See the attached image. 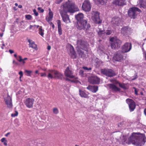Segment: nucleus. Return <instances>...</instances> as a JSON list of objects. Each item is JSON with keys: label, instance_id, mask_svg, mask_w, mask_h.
Instances as JSON below:
<instances>
[{"label": "nucleus", "instance_id": "nucleus-31", "mask_svg": "<svg viewBox=\"0 0 146 146\" xmlns=\"http://www.w3.org/2000/svg\"><path fill=\"white\" fill-rule=\"evenodd\" d=\"M77 43L78 45L83 47L84 45V42L82 40H77Z\"/></svg>", "mask_w": 146, "mask_h": 146}, {"label": "nucleus", "instance_id": "nucleus-13", "mask_svg": "<svg viewBox=\"0 0 146 146\" xmlns=\"http://www.w3.org/2000/svg\"><path fill=\"white\" fill-rule=\"evenodd\" d=\"M34 101V99L29 98L26 99L24 103L27 107L30 108H33Z\"/></svg>", "mask_w": 146, "mask_h": 146}, {"label": "nucleus", "instance_id": "nucleus-38", "mask_svg": "<svg viewBox=\"0 0 146 146\" xmlns=\"http://www.w3.org/2000/svg\"><path fill=\"white\" fill-rule=\"evenodd\" d=\"M128 29L126 27H123L121 29V32H122L123 31H125V32H123L124 33H126Z\"/></svg>", "mask_w": 146, "mask_h": 146}, {"label": "nucleus", "instance_id": "nucleus-21", "mask_svg": "<svg viewBox=\"0 0 146 146\" xmlns=\"http://www.w3.org/2000/svg\"><path fill=\"white\" fill-rule=\"evenodd\" d=\"M28 42L29 43V46L30 47H31L36 50H37L38 48L37 47V46L35 44L34 41L29 39L28 40Z\"/></svg>", "mask_w": 146, "mask_h": 146}, {"label": "nucleus", "instance_id": "nucleus-18", "mask_svg": "<svg viewBox=\"0 0 146 146\" xmlns=\"http://www.w3.org/2000/svg\"><path fill=\"white\" fill-rule=\"evenodd\" d=\"M69 54L72 58L74 59L76 58V54L74 50L73 47L72 46H71L69 47Z\"/></svg>", "mask_w": 146, "mask_h": 146}, {"label": "nucleus", "instance_id": "nucleus-19", "mask_svg": "<svg viewBox=\"0 0 146 146\" xmlns=\"http://www.w3.org/2000/svg\"><path fill=\"white\" fill-rule=\"evenodd\" d=\"M113 92H116L120 91V89L114 84H108L107 85Z\"/></svg>", "mask_w": 146, "mask_h": 146}, {"label": "nucleus", "instance_id": "nucleus-46", "mask_svg": "<svg viewBox=\"0 0 146 146\" xmlns=\"http://www.w3.org/2000/svg\"><path fill=\"white\" fill-rule=\"evenodd\" d=\"M41 76L42 77H46V73L44 72V73H41Z\"/></svg>", "mask_w": 146, "mask_h": 146}, {"label": "nucleus", "instance_id": "nucleus-49", "mask_svg": "<svg viewBox=\"0 0 146 146\" xmlns=\"http://www.w3.org/2000/svg\"><path fill=\"white\" fill-rule=\"evenodd\" d=\"M19 74L20 76H22L23 75V72L22 71H21L19 72Z\"/></svg>", "mask_w": 146, "mask_h": 146}, {"label": "nucleus", "instance_id": "nucleus-56", "mask_svg": "<svg viewBox=\"0 0 146 146\" xmlns=\"http://www.w3.org/2000/svg\"><path fill=\"white\" fill-rule=\"evenodd\" d=\"M18 7L19 8H21L22 7V6L21 5H18Z\"/></svg>", "mask_w": 146, "mask_h": 146}, {"label": "nucleus", "instance_id": "nucleus-50", "mask_svg": "<svg viewBox=\"0 0 146 146\" xmlns=\"http://www.w3.org/2000/svg\"><path fill=\"white\" fill-rule=\"evenodd\" d=\"M9 51L11 54H12L13 53H14V51L13 50L11 49L9 50Z\"/></svg>", "mask_w": 146, "mask_h": 146}, {"label": "nucleus", "instance_id": "nucleus-47", "mask_svg": "<svg viewBox=\"0 0 146 146\" xmlns=\"http://www.w3.org/2000/svg\"><path fill=\"white\" fill-rule=\"evenodd\" d=\"M19 60H18L20 62H22L23 59L22 58V57L21 56H19Z\"/></svg>", "mask_w": 146, "mask_h": 146}, {"label": "nucleus", "instance_id": "nucleus-14", "mask_svg": "<svg viewBox=\"0 0 146 146\" xmlns=\"http://www.w3.org/2000/svg\"><path fill=\"white\" fill-rule=\"evenodd\" d=\"M4 101L8 108H12L13 106L12 98L9 96L8 94H7V97L4 99Z\"/></svg>", "mask_w": 146, "mask_h": 146}, {"label": "nucleus", "instance_id": "nucleus-15", "mask_svg": "<svg viewBox=\"0 0 146 146\" xmlns=\"http://www.w3.org/2000/svg\"><path fill=\"white\" fill-rule=\"evenodd\" d=\"M60 13L64 22L66 23L70 22V21L69 16L67 13L62 11H60Z\"/></svg>", "mask_w": 146, "mask_h": 146}, {"label": "nucleus", "instance_id": "nucleus-7", "mask_svg": "<svg viewBox=\"0 0 146 146\" xmlns=\"http://www.w3.org/2000/svg\"><path fill=\"white\" fill-rule=\"evenodd\" d=\"M101 73L108 77H112L115 75V72L110 69H102L101 70Z\"/></svg>", "mask_w": 146, "mask_h": 146}, {"label": "nucleus", "instance_id": "nucleus-26", "mask_svg": "<svg viewBox=\"0 0 146 146\" xmlns=\"http://www.w3.org/2000/svg\"><path fill=\"white\" fill-rule=\"evenodd\" d=\"M53 15V13L52 11H50L49 12V16L47 18H46V19L48 22H49L52 20Z\"/></svg>", "mask_w": 146, "mask_h": 146}, {"label": "nucleus", "instance_id": "nucleus-39", "mask_svg": "<svg viewBox=\"0 0 146 146\" xmlns=\"http://www.w3.org/2000/svg\"><path fill=\"white\" fill-rule=\"evenodd\" d=\"M112 33V31L110 30H107L106 34L107 35H110Z\"/></svg>", "mask_w": 146, "mask_h": 146}, {"label": "nucleus", "instance_id": "nucleus-63", "mask_svg": "<svg viewBox=\"0 0 146 146\" xmlns=\"http://www.w3.org/2000/svg\"><path fill=\"white\" fill-rule=\"evenodd\" d=\"M27 58H25L24 59H23V60H27Z\"/></svg>", "mask_w": 146, "mask_h": 146}, {"label": "nucleus", "instance_id": "nucleus-33", "mask_svg": "<svg viewBox=\"0 0 146 146\" xmlns=\"http://www.w3.org/2000/svg\"><path fill=\"white\" fill-rule=\"evenodd\" d=\"M25 72L27 73L26 75L27 76H31V74L33 72L31 70H25Z\"/></svg>", "mask_w": 146, "mask_h": 146}, {"label": "nucleus", "instance_id": "nucleus-54", "mask_svg": "<svg viewBox=\"0 0 146 146\" xmlns=\"http://www.w3.org/2000/svg\"><path fill=\"white\" fill-rule=\"evenodd\" d=\"M144 113L145 115L146 116V108L144 110Z\"/></svg>", "mask_w": 146, "mask_h": 146}, {"label": "nucleus", "instance_id": "nucleus-20", "mask_svg": "<svg viewBox=\"0 0 146 146\" xmlns=\"http://www.w3.org/2000/svg\"><path fill=\"white\" fill-rule=\"evenodd\" d=\"M92 19L96 23L99 24L101 23V22L99 21V13L98 12H96L95 13L94 15L92 17Z\"/></svg>", "mask_w": 146, "mask_h": 146}, {"label": "nucleus", "instance_id": "nucleus-60", "mask_svg": "<svg viewBox=\"0 0 146 146\" xmlns=\"http://www.w3.org/2000/svg\"><path fill=\"white\" fill-rule=\"evenodd\" d=\"M3 33H0V37H2L3 36Z\"/></svg>", "mask_w": 146, "mask_h": 146}, {"label": "nucleus", "instance_id": "nucleus-44", "mask_svg": "<svg viewBox=\"0 0 146 146\" xmlns=\"http://www.w3.org/2000/svg\"><path fill=\"white\" fill-rule=\"evenodd\" d=\"M37 9L38 10L40 11L41 13H43L44 11V10L43 9H42V8L40 7H38Z\"/></svg>", "mask_w": 146, "mask_h": 146}, {"label": "nucleus", "instance_id": "nucleus-17", "mask_svg": "<svg viewBox=\"0 0 146 146\" xmlns=\"http://www.w3.org/2000/svg\"><path fill=\"white\" fill-rule=\"evenodd\" d=\"M73 72L70 69L69 66L66 68V70L64 71V75L65 76L69 77L70 78H74V76L73 75Z\"/></svg>", "mask_w": 146, "mask_h": 146}, {"label": "nucleus", "instance_id": "nucleus-27", "mask_svg": "<svg viewBox=\"0 0 146 146\" xmlns=\"http://www.w3.org/2000/svg\"><path fill=\"white\" fill-rule=\"evenodd\" d=\"M139 3L140 4V7L145 9L146 8V5L145 3L143 0H139Z\"/></svg>", "mask_w": 146, "mask_h": 146}, {"label": "nucleus", "instance_id": "nucleus-29", "mask_svg": "<svg viewBox=\"0 0 146 146\" xmlns=\"http://www.w3.org/2000/svg\"><path fill=\"white\" fill-rule=\"evenodd\" d=\"M44 30L42 29V26H40L38 29V33L42 37H43L44 35Z\"/></svg>", "mask_w": 146, "mask_h": 146}, {"label": "nucleus", "instance_id": "nucleus-59", "mask_svg": "<svg viewBox=\"0 0 146 146\" xmlns=\"http://www.w3.org/2000/svg\"><path fill=\"white\" fill-rule=\"evenodd\" d=\"M23 64H24L25 63V61L24 60H22V62Z\"/></svg>", "mask_w": 146, "mask_h": 146}, {"label": "nucleus", "instance_id": "nucleus-25", "mask_svg": "<svg viewBox=\"0 0 146 146\" xmlns=\"http://www.w3.org/2000/svg\"><path fill=\"white\" fill-rule=\"evenodd\" d=\"M79 95L82 97L84 98H89L88 95L86 94L84 91L79 89Z\"/></svg>", "mask_w": 146, "mask_h": 146}, {"label": "nucleus", "instance_id": "nucleus-24", "mask_svg": "<svg viewBox=\"0 0 146 146\" xmlns=\"http://www.w3.org/2000/svg\"><path fill=\"white\" fill-rule=\"evenodd\" d=\"M57 24L58 33L60 35H61L62 34V30L61 27V22L60 20H57Z\"/></svg>", "mask_w": 146, "mask_h": 146}, {"label": "nucleus", "instance_id": "nucleus-55", "mask_svg": "<svg viewBox=\"0 0 146 146\" xmlns=\"http://www.w3.org/2000/svg\"><path fill=\"white\" fill-rule=\"evenodd\" d=\"M33 27V25H30V26H29V30H31V29L32 27Z\"/></svg>", "mask_w": 146, "mask_h": 146}, {"label": "nucleus", "instance_id": "nucleus-8", "mask_svg": "<svg viewBox=\"0 0 146 146\" xmlns=\"http://www.w3.org/2000/svg\"><path fill=\"white\" fill-rule=\"evenodd\" d=\"M126 102L128 105L130 111H133L136 108V104L135 102L133 100L129 98L127 99Z\"/></svg>", "mask_w": 146, "mask_h": 146}, {"label": "nucleus", "instance_id": "nucleus-45", "mask_svg": "<svg viewBox=\"0 0 146 146\" xmlns=\"http://www.w3.org/2000/svg\"><path fill=\"white\" fill-rule=\"evenodd\" d=\"M49 23L50 26H51L52 28L53 29H54L55 27L53 23L52 22H50Z\"/></svg>", "mask_w": 146, "mask_h": 146}, {"label": "nucleus", "instance_id": "nucleus-57", "mask_svg": "<svg viewBox=\"0 0 146 146\" xmlns=\"http://www.w3.org/2000/svg\"><path fill=\"white\" fill-rule=\"evenodd\" d=\"M137 78V75H136V76H135V78L132 79V80H135V79H136Z\"/></svg>", "mask_w": 146, "mask_h": 146}, {"label": "nucleus", "instance_id": "nucleus-41", "mask_svg": "<svg viewBox=\"0 0 146 146\" xmlns=\"http://www.w3.org/2000/svg\"><path fill=\"white\" fill-rule=\"evenodd\" d=\"M85 70H91L92 69V68L91 67L88 68L86 66H83L82 67Z\"/></svg>", "mask_w": 146, "mask_h": 146}, {"label": "nucleus", "instance_id": "nucleus-9", "mask_svg": "<svg viewBox=\"0 0 146 146\" xmlns=\"http://www.w3.org/2000/svg\"><path fill=\"white\" fill-rule=\"evenodd\" d=\"M132 48V44L130 42H126L121 47V51L123 53H127Z\"/></svg>", "mask_w": 146, "mask_h": 146}, {"label": "nucleus", "instance_id": "nucleus-43", "mask_svg": "<svg viewBox=\"0 0 146 146\" xmlns=\"http://www.w3.org/2000/svg\"><path fill=\"white\" fill-rule=\"evenodd\" d=\"M33 12H34V14L36 16H37L38 15V13L36 12L35 9H33Z\"/></svg>", "mask_w": 146, "mask_h": 146}, {"label": "nucleus", "instance_id": "nucleus-23", "mask_svg": "<svg viewBox=\"0 0 146 146\" xmlns=\"http://www.w3.org/2000/svg\"><path fill=\"white\" fill-rule=\"evenodd\" d=\"M75 17L78 21V22L84 20V15L83 14L80 13L77 14L75 16Z\"/></svg>", "mask_w": 146, "mask_h": 146}, {"label": "nucleus", "instance_id": "nucleus-1", "mask_svg": "<svg viewBox=\"0 0 146 146\" xmlns=\"http://www.w3.org/2000/svg\"><path fill=\"white\" fill-rule=\"evenodd\" d=\"M146 142L145 137L142 134L133 132L128 139L129 144L131 143L136 146H141Z\"/></svg>", "mask_w": 146, "mask_h": 146}, {"label": "nucleus", "instance_id": "nucleus-48", "mask_svg": "<svg viewBox=\"0 0 146 146\" xmlns=\"http://www.w3.org/2000/svg\"><path fill=\"white\" fill-rule=\"evenodd\" d=\"M84 71L82 70H80L79 71V73L80 74H84Z\"/></svg>", "mask_w": 146, "mask_h": 146}, {"label": "nucleus", "instance_id": "nucleus-62", "mask_svg": "<svg viewBox=\"0 0 146 146\" xmlns=\"http://www.w3.org/2000/svg\"><path fill=\"white\" fill-rule=\"evenodd\" d=\"M40 26H39V25H36V27L37 28H38L39 27V28L40 27Z\"/></svg>", "mask_w": 146, "mask_h": 146}, {"label": "nucleus", "instance_id": "nucleus-53", "mask_svg": "<svg viewBox=\"0 0 146 146\" xmlns=\"http://www.w3.org/2000/svg\"><path fill=\"white\" fill-rule=\"evenodd\" d=\"M10 134V132H8V133H6V134H5V136L6 137H7L8 136V135H9Z\"/></svg>", "mask_w": 146, "mask_h": 146}, {"label": "nucleus", "instance_id": "nucleus-32", "mask_svg": "<svg viewBox=\"0 0 146 146\" xmlns=\"http://www.w3.org/2000/svg\"><path fill=\"white\" fill-rule=\"evenodd\" d=\"M1 141V142L3 143V144L5 146H7V141L5 138L3 137L2 138Z\"/></svg>", "mask_w": 146, "mask_h": 146}, {"label": "nucleus", "instance_id": "nucleus-28", "mask_svg": "<svg viewBox=\"0 0 146 146\" xmlns=\"http://www.w3.org/2000/svg\"><path fill=\"white\" fill-rule=\"evenodd\" d=\"M116 84H119V86L120 87L124 89H126L127 88L126 86V84L124 83H121L118 82L117 81H116Z\"/></svg>", "mask_w": 146, "mask_h": 146}, {"label": "nucleus", "instance_id": "nucleus-5", "mask_svg": "<svg viewBox=\"0 0 146 146\" xmlns=\"http://www.w3.org/2000/svg\"><path fill=\"white\" fill-rule=\"evenodd\" d=\"M90 26L89 24L87 23V21L86 20L77 22V25L76 26L77 29L80 30L83 29L86 30L88 29L90 27Z\"/></svg>", "mask_w": 146, "mask_h": 146}, {"label": "nucleus", "instance_id": "nucleus-51", "mask_svg": "<svg viewBox=\"0 0 146 146\" xmlns=\"http://www.w3.org/2000/svg\"><path fill=\"white\" fill-rule=\"evenodd\" d=\"M78 53L80 55H82V54H83L84 52H82L81 51H80V52L78 51Z\"/></svg>", "mask_w": 146, "mask_h": 146}, {"label": "nucleus", "instance_id": "nucleus-42", "mask_svg": "<svg viewBox=\"0 0 146 146\" xmlns=\"http://www.w3.org/2000/svg\"><path fill=\"white\" fill-rule=\"evenodd\" d=\"M133 88L134 89V92H135V94L136 95H138V90L136 88L133 87Z\"/></svg>", "mask_w": 146, "mask_h": 146}, {"label": "nucleus", "instance_id": "nucleus-22", "mask_svg": "<svg viewBox=\"0 0 146 146\" xmlns=\"http://www.w3.org/2000/svg\"><path fill=\"white\" fill-rule=\"evenodd\" d=\"M87 89L90 90L93 93H96L98 90V87L96 86H89L87 87Z\"/></svg>", "mask_w": 146, "mask_h": 146}, {"label": "nucleus", "instance_id": "nucleus-58", "mask_svg": "<svg viewBox=\"0 0 146 146\" xmlns=\"http://www.w3.org/2000/svg\"><path fill=\"white\" fill-rule=\"evenodd\" d=\"M35 72L36 74H38V70H36L35 71Z\"/></svg>", "mask_w": 146, "mask_h": 146}, {"label": "nucleus", "instance_id": "nucleus-2", "mask_svg": "<svg viewBox=\"0 0 146 146\" xmlns=\"http://www.w3.org/2000/svg\"><path fill=\"white\" fill-rule=\"evenodd\" d=\"M75 4L74 3H70L68 0V2L62 4L61 8L62 10H60L67 13L68 12L73 13L74 12Z\"/></svg>", "mask_w": 146, "mask_h": 146}, {"label": "nucleus", "instance_id": "nucleus-35", "mask_svg": "<svg viewBox=\"0 0 146 146\" xmlns=\"http://www.w3.org/2000/svg\"><path fill=\"white\" fill-rule=\"evenodd\" d=\"M106 33V32L104 31H100L98 33V35L100 36H102V35Z\"/></svg>", "mask_w": 146, "mask_h": 146}, {"label": "nucleus", "instance_id": "nucleus-37", "mask_svg": "<svg viewBox=\"0 0 146 146\" xmlns=\"http://www.w3.org/2000/svg\"><path fill=\"white\" fill-rule=\"evenodd\" d=\"M18 114V113L17 111H15V113H12L11 114V116L12 117H15L17 116Z\"/></svg>", "mask_w": 146, "mask_h": 146}, {"label": "nucleus", "instance_id": "nucleus-6", "mask_svg": "<svg viewBox=\"0 0 146 146\" xmlns=\"http://www.w3.org/2000/svg\"><path fill=\"white\" fill-rule=\"evenodd\" d=\"M141 12V10L136 7H132L130 8L128 11V16L131 18L135 19L137 16V12Z\"/></svg>", "mask_w": 146, "mask_h": 146}, {"label": "nucleus", "instance_id": "nucleus-16", "mask_svg": "<svg viewBox=\"0 0 146 146\" xmlns=\"http://www.w3.org/2000/svg\"><path fill=\"white\" fill-rule=\"evenodd\" d=\"M112 3L116 6H123L125 5V0H113Z\"/></svg>", "mask_w": 146, "mask_h": 146}, {"label": "nucleus", "instance_id": "nucleus-34", "mask_svg": "<svg viewBox=\"0 0 146 146\" xmlns=\"http://www.w3.org/2000/svg\"><path fill=\"white\" fill-rule=\"evenodd\" d=\"M53 112L54 114H57L59 113V111L58 109L56 108H53Z\"/></svg>", "mask_w": 146, "mask_h": 146}, {"label": "nucleus", "instance_id": "nucleus-4", "mask_svg": "<svg viewBox=\"0 0 146 146\" xmlns=\"http://www.w3.org/2000/svg\"><path fill=\"white\" fill-rule=\"evenodd\" d=\"M110 41L111 47L113 49L119 48L122 43L121 40L116 37L110 38Z\"/></svg>", "mask_w": 146, "mask_h": 146}, {"label": "nucleus", "instance_id": "nucleus-52", "mask_svg": "<svg viewBox=\"0 0 146 146\" xmlns=\"http://www.w3.org/2000/svg\"><path fill=\"white\" fill-rule=\"evenodd\" d=\"M51 48V46H50V45L48 46L47 47V49L48 50H50Z\"/></svg>", "mask_w": 146, "mask_h": 146}, {"label": "nucleus", "instance_id": "nucleus-11", "mask_svg": "<svg viewBox=\"0 0 146 146\" xmlns=\"http://www.w3.org/2000/svg\"><path fill=\"white\" fill-rule=\"evenodd\" d=\"M123 53L121 51L117 52L113 57L114 60L116 61L121 62L123 60Z\"/></svg>", "mask_w": 146, "mask_h": 146}, {"label": "nucleus", "instance_id": "nucleus-3", "mask_svg": "<svg viewBox=\"0 0 146 146\" xmlns=\"http://www.w3.org/2000/svg\"><path fill=\"white\" fill-rule=\"evenodd\" d=\"M47 77L49 80L52 78L62 79L63 75L58 71L56 70H49Z\"/></svg>", "mask_w": 146, "mask_h": 146}, {"label": "nucleus", "instance_id": "nucleus-12", "mask_svg": "<svg viewBox=\"0 0 146 146\" xmlns=\"http://www.w3.org/2000/svg\"><path fill=\"white\" fill-rule=\"evenodd\" d=\"M88 81L92 84H99L100 82V79L96 76H92L89 78Z\"/></svg>", "mask_w": 146, "mask_h": 146}, {"label": "nucleus", "instance_id": "nucleus-30", "mask_svg": "<svg viewBox=\"0 0 146 146\" xmlns=\"http://www.w3.org/2000/svg\"><path fill=\"white\" fill-rule=\"evenodd\" d=\"M119 21V18L118 17H114L112 19L113 23L115 25L118 24Z\"/></svg>", "mask_w": 146, "mask_h": 146}, {"label": "nucleus", "instance_id": "nucleus-10", "mask_svg": "<svg viewBox=\"0 0 146 146\" xmlns=\"http://www.w3.org/2000/svg\"><path fill=\"white\" fill-rule=\"evenodd\" d=\"M82 9L85 11H89L91 9V5L88 0H85L83 3L82 6Z\"/></svg>", "mask_w": 146, "mask_h": 146}, {"label": "nucleus", "instance_id": "nucleus-40", "mask_svg": "<svg viewBox=\"0 0 146 146\" xmlns=\"http://www.w3.org/2000/svg\"><path fill=\"white\" fill-rule=\"evenodd\" d=\"M100 4L103 5L105 3V0H97Z\"/></svg>", "mask_w": 146, "mask_h": 146}, {"label": "nucleus", "instance_id": "nucleus-36", "mask_svg": "<svg viewBox=\"0 0 146 146\" xmlns=\"http://www.w3.org/2000/svg\"><path fill=\"white\" fill-rule=\"evenodd\" d=\"M25 18L28 20H31L32 18V16L30 15H25Z\"/></svg>", "mask_w": 146, "mask_h": 146}, {"label": "nucleus", "instance_id": "nucleus-64", "mask_svg": "<svg viewBox=\"0 0 146 146\" xmlns=\"http://www.w3.org/2000/svg\"><path fill=\"white\" fill-rule=\"evenodd\" d=\"M15 5L16 6H17L18 5V4L17 3H15Z\"/></svg>", "mask_w": 146, "mask_h": 146}, {"label": "nucleus", "instance_id": "nucleus-61", "mask_svg": "<svg viewBox=\"0 0 146 146\" xmlns=\"http://www.w3.org/2000/svg\"><path fill=\"white\" fill-rule=\"evenodd\" d=\"M14 56L15 58H17V54H14Z\"/></svg>", "mask_w": 146, "mask_h": 146}]
</instances>
